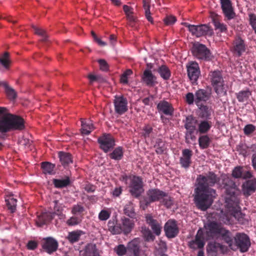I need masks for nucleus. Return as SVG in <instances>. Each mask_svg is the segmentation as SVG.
<instances>
[{"label":"nucleus","instance_id":"nucleus-1","mask_svg":"<svg viewBox=\"0 0 256 256\" xmlns=\"http://www.w3.org/2000/svg\"><path fill=\"white\" fill-rule=\"evenodd\" d=\"M219 181L220 178L212 172H208L206 176L199 175L197 178L194 200L197 206L202 210H206L212 204L216 192L210 187Z\"/></svg>","mask_w":256,"mask_h":256},{"label":"nucleus","instance_id":"nucleus-2","mask_svg":"<svg viewBox=\"0 0 256 256\" xmlns=\"http://www.w3.org/2000/svg\"><path fill=\"white\" fill-rule=\"evenodd\" d=\"M25 121L21 116L8 112L6 108L0 107V132L5 134L13 130H22Z\"/></svg>","mask_w":256,"mask_h":256},{"label":"nucleus","instance_id":"nucleus-3","mask_svg":"<svg viewBox=\"0 0 256 256\" xmlns=\"http://www.w3.org/2000/svg\"><path fill=\"white\" fill-rule=\"evenodd\" d=\"M222 184L227 196L226 202L229 208H236L238 204L237 196L240 193L236 182L228 177L223 178Z\"/></svg>","mask_w":256,"mask_h":256},{"label":"nucleus","instance_id":"nucleus-4","mask_svg":"<svg viewBox=\"0 0 256 256\" xmlns=\"http://www.w3.org/2000/svg\"><path fill=\"white\" fill-rule=\"evenodd\" d=\"M209 76L212 86L218 96H226L227 94V88L224 84V81L221 72L220 70L211 72Z\"/></svg>","mask_w":256,"mask_h":256},{"label":"nucleus","instance_id":"nucleus-5","mask_svg":"<svg viewBox=\"0 0 256 256\" xmlns=\"http://www.w3.org/2000/svg\"><path fill=\"white\" fill-rule=\"evenodd\" d=\"M166 196V192L158 189L151 188L146 192V194L140 200V206L143 209L146 208L151 203L160 200Z\"/></svg>","mask_w":256,"mask_h":256},{"label":"nucleus","instance_id":"nucleus-6","mask_svg":"<svg viewBox=\"0 0 256 256\" xmlns=\"http://www.w3.org/2000/svg\"><path fill=\"white\" fill-rule=\"evenodd\" d=\"M191 50L193 56L198 59L210 61L213 58L210 50L204 44L200 42L194 43Z\"/></svg>","mask_w":256,"mask_h":256},{"label":"nucleus","instance_id":"nucleus-7","mask_svg":"<svg viewBox=\"0 0 256 256\" xmlns=\"http://www.w3.org/2000/svg\"><path fill=\"white\" fill-rule=\"evenodd\" d=\"M130 192L133 196L138 198L144 191L142 180L136 176H130Z\"/></svg>","mask_w":256,"mask_h":256},{"label":"nucleus","instance_id":"nucleus-8","mask_svg":"<svg viewBox=\"0 0 256 256\" xmlns=\"http://www.w3.org/2000/svg\"><path fill=\"white\" fill-rule=\"evenodd\" d=\"M234 238L235 242L234 249L238 248L241 252L248 251L251 244L248 236L244 233L237 232Z\"/></svg>","mask_w":256,"mask_h":256},{"label":"nucleus","instance_id":"nucleus-9","mask_svg":"<svg viewBox=\"0 0 256 256\" xmlns=\"http://www.w3.org/2000/svg\"><path fill=\"white\" fill-rule=\"evenodd\" d=\"M184 25L188 28L192 36L200 37L208 34H212V30L206 24L192 25L184 22Z\"/></svg>","mask_w":256,"mask_h":256},{"label":"nucleus","instance_id":"nucleus-10","mask_svg":"<svg viewBox=\"0 0 256 256\" xmlns=\"http://www.w3.org/2000/svg\"><path fill=\"white\" fill-rule=\"evenodd\" d=\"M100 148L104 152H108L112 150L115 146V140L110 134H104L100 136L98 140Z\"/></svg>","mask_w":256,"mask_h":256},{"label":"nucleus","instance_id":"nucleus-11","mask_svg":"<svg viewBox=\"0 0 256 256\" xmlns=\"http://www.w3.org/2000/svg\"><path fill=\"white\" fill-rule=\"evenodd\" d=\"M188 76L193 84H197V81L200 76V70L198 64L191 62L186 65Z\"/></svg>","mask_w":256,"mask_h":256},{"label":"nucleus","instance_id":"nucleus-12","mask_svg":"<svg viewBox=\"0 0 256 256\" xmlns=\"http://www.w3.org/2000/svg\"><path fill=\"white\" fill-rule=\"evenodd\" d=\"M114 112L118 115H122L128 110V100L122 96H115L113 102Z\"/></svg>","mask_w":256,"mask_h":256},{"label":"nucleus","instance_id":"nucleus-13","mask_svg":"<svg viewBox=\"0 0 256 256\" xmlns=\"http://www.w3.org/2000/svg\"><path fill=\"white\" fill-rule=\"evenodd\" d=\"M164 231L166 236L168 238H174L179 232L176 222L174 220H169L165 224Z\"/></svg>","mask_w":256,"mask_h":256},{"label":"nucleus","instance_id":"nucleus-14","mask_svg":"<svg viewBox=\"0 0 256 256\" xmlns=\"http://www.w3.org/2000/svg\"><path fill=\"white\" fill-rule=\"evenodd\" d=\"M246 50V44L243 39L240 36H236L232 42V52L237 56H240Z\"/></svg>","mask_w":256,"mask_h":256},{"label":"nucleus","instance_id":"nucleus-15","mask_svg":"<svg viewBox=\"0 0 256 256\" xmlns=\"http://www.w3.org/2000/svg\"><path fill=\"white\" fill-rule=\"evenodd\" d=\"M223 227L216 222H212L208 224L206 227V235L208 239L218 238Z\"/></svg>","mask_w":256,"mask_h":256},{"label":"nucleus","instance_id":"nucleus-16","mask_svg":"<svg viewBox=\"0 0 256 256\" xmlns=\"http://www.w3.org/2000/svg\"><path fill=\"white\" fill-rule=\"evenodd\" d=\"M146 223L151 228L154 233L158 236L160 234L162 226V222L154 219L151 214H146L145 216Z\"/></svg>","mask_w":256,"mask_h":256},{"label":"nucleus","instance_id":"nucleus-17","mask_svg":"<svg viewBox=\"0 0 256 256\" xmlns=\"http://www.w3.org/2000/svg\"><path fill=\"white\" fill-rule=\"evenodd\" d=\"M140 240L135 238L127 244L128 256H140Z\"/></svg>","mask_w":256,"mask_h":256},{"label":"nucleus","instance_id":"nucleus-18","mask_svg":"<svg viewBox=\"0 0 256 256\" xmlns=\"http://www.w3.org/2000/svg\"><path fill=\"white\" fill-rule=\"evenodd\" d=\"M156 108L161 114L170 116L174 115V109L172 104L166 100H160L157 104Z\"/></svg>","mask_w":256,"mask_h":256},{"label":"nucleus","instance_id":"nucleus-19","mask_svg":"<svg viewBox=\"0 0 256 256\" xmlns=\"http://www.w3.org/2000/svg\"><path fill=\"white\" fill-rule=\"evenodd\" d=\"M58 246V244L57 240L52 237H48L42 240V247L49 254L56 251Z\"/></svg>","mask_w":256,"mask_h":256},{"label":"nucleus","instance_id":"nucleus-20","mask_svg":"<svg viewBox=\"0 0 256 256\" xmlns=\"http://www.w3.org/2000/svg\"><path fill=\"white\" fill-rule=\"evenodd\" d=\"M222 12L228 20L233 19L236 16L232 4L230 0H220Z\"/></svg>","mask_w":256,"mask_h":256},{"label":"nucleus","instance_id":"nucleus-21","mask_svg":"<svg viewBox=\"0 0 256 256\" xmlns=\"http://www.w3.org/2000/svg\"><path fill=\"white\" fill-rule=\"evenodd\" d=\"M205 244L204 236L202 232L199 230L195 236V238L194 240L190 241L188 242V246L190 248L196 250L203 248Z\"/></svg>","mask_w":256,"mask_h":256},{"label":"nucleus","instance_id":"nucleus-22","mask_svg":"<svg viewBox=\"0 0 256 256\" xmlns=\"http://www.w3.org/2000/svg\"><path fill=\"white\" fill-rule=\"evenodd\" d=\"M256 190V178L246 180L242 185V191L244 195L248 196Z\"/></svg>","mask_w":256,"mask_h":256},{"label":"nucleus","instance_id":"nucleus-23","mask_svg":"<svg viewBox=\"0 0 256 256\" xmlns=\"http://www.w3.org/2000/svg\"><path fill=\"white\" fill-rule=\"evenodd\" d=\"M210 98V94L205 90L200 89L198 90L195 93V100L196 104L199 106L202 102H205L209 100Z\"/></svg>","mask_w":256,"mask_h":256},{"label":"nucleus","instance_id":"nucleus-24","mask_svg":"<svg viewBox=\"0 0 256 256\" xmlns=\"http://www.w3.org/2000/svg\"><path fill=\"white\" fill-rule=\"evenodd\" d=\"M192 151L190 149H184L182 151V156L180 159V163L182 166L187 168L191 162V158L192 156Z\"/></svg>","mask_w":256,"mask_h":256},{"label":"nucleus","instance_id":"nucleus-25","mask_svg":"<svg viewBox=\"0 0 256 256\" xmlns=\"http://www.w3.org/2000/svg\"><path fill=\"white\" fill-rule=\"evenodd\" d=\"M220 237L221 240H223L228 244L231 250H236L233 244L234 238L232 233L229 230H226L225 228H223L219 235V238Z\"/></svg>","mask_w":256,"mask_h":256},{"label":"nucleus","instance_id":"nucleus-26","mask_svg":"<svg viewBox=\"0 0 256 256\" xmlns=\"http://www.w3.org/2000/svg\"><path fill=\"white\" fill-rule=\"evenodd\" d=\"M232 175L236 178L246 179L252 177L251 172L244 170L243 167L241 166L235 167L232 171Z\"/></svg>","mask_w":256,"mask_h":256},{"label":"nucleus","instance_id":"nucleus-27","mask_svg":"<svg viewBox=\"0 0 256 256\" xmlns=\"http://www.w3.org/2000/svg\"><path fill=\"white\" fill-rule=\"evenodd\" d=\"M120 225L122 232L124 234H130L134 228V223L132 220L124 217L122 218Z\"/></svg>","mask_w":256,"mask_h":256},{"label":"nucleus","instance_id":"nucleus-28","mask_svg":"<svg viewBox=\"0 0 256 256\" xmlns=\"http://www.w3.org/2000/svg\"><path fill=\"white\" fill-rule=\"evenodd\" d=\"M80 256H100L96 244H88L82 250H80Z\"/></svg>","mask_w":256,"mask_h":256},{"label":"nucleus","instance_id":"nucleus-29","mask_svg":"<svg viewBox=\"0 0 256 256\" xmlns=\"http://www.w3.org/2000/svg\"><path fill=\"white\" fill-rule=\"evenodd\" d=\"M142 80L148 86H153L156 83V76L149 70H144L142 76Z\"/></svg>","mask_w":256,"mask_h":256},{"label":"nucleus","instance_id":"nucleus-30","mask_svg":"<svg viewBox=\"0 0 256 256\" xmlns=\"http://www.w3.org/2000/svg\"><path fill=\"white\" fill-rule=\"evenodd\" d=\"M212 127V122L208 120H200L197 125V132L200 134L208 133Z\"/></svg>","mask_w":256,"mask_h":256},{"label":"nucleus","instance_id":"nucleus-31","mask_svg":"<svg viewBox=\"0 0 256 256\" xmlns=\"http://www.w3.org/2000/svg\"><path fill=\"white\" fill-rule=\"evenodd\" d=\"M58 157L61 164L64 166H68L70 164L72 163V158L71 154L64 152H60Z\"/></svg>","mask_w":256,"mask_h":256},{"label":"nucleus","instance_id":"nucleus-32","mask_svg":"<svg viewBox=\"0 0 256 256\" xmlns=\"http://www.w3.org/2000/svg\"><path fill=\"white\" fill-rule=\"evenodd\" d=\"M200 112V116L201 118L208 120L210 118L212 110L211 107L203 104L198 106Z\"/></svg>","mask_w":256,"mask_h":256},{"label":"nucleus","instance_id":"nucleus-33","mask_svg":"<svg viewBox=\"0 0 256 256\" xmlns=\"http://www.w3.org/2000/svg\"><path fill=\"white\" fill-rule=\"evenodd\" d=\"M198 120L192 116H188L184 120V128L186 130H196V126L198 125Z\"/></svg>","mask_w":256,"mask_h":256},{"label":"nucleus","instance_id":"nucleus-34","mask_svg":"<svg viewBox=\"0 0 256 256\" xmlns=\"http://www.w3.org/2000/svg\"><path fill=\"white\" fill-rule=\"evenodd\" d=\"M157 72L164 80H168L171 76V72L168 66L165 64L160 66Z\"/></svg>","mask_w":256,"mask_h":256},{"label":"nucleus","instance_id":"nucleus-35","mask_svg":"<svg viewBox=\"0 0 256 256\" xmlns=\"http://www.w3.org/2000/svg\"><path fill=\"white\" fill-rule=\"evenodd\" d=\"M141 232L142 238L146 242H154L156 238L155 236L148 228L142 227Z\"/></svg>","mask_w":256,"mask_h":256},{"label":"nucleus","instance_id":"nucleus-36","mask_svg":"<svg viewBox=\"0 0 256 256\" xmlns=\"http://www.w3.org/2000/svg\"><path fill=\"white\" fill-rule=\"evenodd\" d=\"M84 232L80 230H77L69 232L66 238L70 243H74L78 242L80 236L83 234Z\"/></svg>","mask_w":256,"mask_h":256},{"label":"nucleus","instance_id":"nucleus-37","mask_svg":"<svg viewBox=\"0 0 256 256\" xmlns=\"http://www.w3.org/2000/svg\"><path fill=\"white\" fill-rule=\"evenodd\" d=\"M56 212L51 213L49 212H45L42 213L38 217V222L41 225L44 224L47 222L51 221L54 217Z\"/></svg>","mask_w":256,"mask_h":256},{"label":"nucleus","instance_id":"nucleus-38","mask_svg":"<svg viewBox=\"0 0 256 256\" xmlns=\"http://www.w3.org/2000/svg\"><path fill=\"white\" fill-rule=\"evenodd\" d=\"M41 168L42 169L44 174H48L50 175L54 174L55 172L54 169L55 164H52L48 162H42L41 164Z\"/></svg>","mask_w":256,"mask_h":256},{"label":"nucleus","instance_id":"nucleus-39","mask_svg":"<svg viewBox=\"0 0 256 256\" xmlns=\"http://www.w3.org/2000/svg\"><path fill=\"white\" fill-rule=\"evenodd\" d=\"M108 230L113 234H120L122 232L120 224H115L114 220H110L108 223Z\"/></svg>","mask_w":256,"mask_h":256},{"label":"nucleus","instance_id":"nucleus-40","mask_svg":"<svg viewBox=\"0 0 256 256\" xmlns=\"http://www.w3.org/2000/svg\"><path fill=\"white\" fill-rule=\"evenodd\" d=\"M82 128L81 132L82 134L88 135L94 129V124L90 122L86 123L85 120L81 119Z\"/></svg>","mask_w":256,"mask_h":256},{"label":"nucleus","instance_id":"nucleus-41","mask_svg":"<svg viewBox=\"0 0 256 256\" xmlns=\"http://www.w3.org/2000/svg\"><path fill=\"white\" fill-rule=\"evenodd\" d=\"M124 155L123 148L121 146L116 148L112 152L109 154L111 159L120 160L122 159Z\"/></svg>","mask_w":256,"mask_h":256},{"label":"nucleus","instance_id":"nucleus-42","mask_svg":"<svg viewBox=\"0 0 256 256\" xmlns=\"http://www.w3.org/2000/svg\"><path fill=\"white\" fill-rule=\"evenodd\" d=\"M143 8L144 10V16L146 20L151 24H154V20L151 16L150 5L148 0H142Z\"/></svg>","mask_w":256,"mask_h":256},{"label":"nucleus","instance_id":"nucleus-43","mask_svg":"<svg viewBox=\"0 0 256 256\" xmlns=\"http://www.w3.org/2000/svg\"><path fill=\"white\" fill-rule=\"evenodd\" d=\"M6 202L8 210L13 213L16 210L17 200L12 197V196H7L6 198Z\"/></svg>","mask_w":256,"mask_h":256},{"label":"nucleus","instance_id":"nucleus-44","mask_svg":"<svg viewBox=\"0 0 256 256\" xmlns=\"http://www.w3.org/2000/svg\"><path fill=\"white\" fill-rule=\"evenodd\" d=\"M53 184L56 188H63L70 185V179L68 176L63 180L54 179Z\"/></svg>","mask_w":256,"mask_h":256},{"label":"nucleus","instance_id":"nucleus-45","mask_svg":"<svg viewBox=\"0 0 256 256\" xmlns=\"http://www.w3.org/2000/svg\"><path fill=\"white\" fill-rule=\"evenodd\" d=\"M2 86L4 88L6 95L9 99L14 100L17 96L16 92L14 88L10 86L7 82H3Z\"/></svg>","mask_w":256,"mask_h":256},{"label":"nucleus","instance_id":"nucleus-46","mask_svg":"<svg viewBox=\"0 0 256 256\" xmlns=\"http://www.w3.org/2000/svg\"><path fill=\"white\" fill-rule=\"evenodd\" d=\"M224 246L216 242H210L208 244V250L212 252L217 253L218 251L223 252Z\"/></svg>","mask_w":256,"mask_h":256},{"label":"nucleus","instance_id":"nucleus-47","mask_svg":"<svg viewBox=\"0 0 256 256\" xmlns=\"http://www.w3.org/2000/svg\"><path fill=\"white\" fill-rule=\"evenodd\" d=\"M210 142V140L208 135H202L198 138V144L201 148H207L209 146Z\"/></svg>","mask_w":256,"mask_h":256},{"label":"nucleus","instance_id":"nucleus-48","mask_svg":"<svg viewBox=\"0 0 256 256\" xmlns=\"http://www.w3.org/2000/svg\"><path fill=\"white\" fill-rule=\"evenodd\" d=\"M123 10L126 15L127 20L131 22H134L136 18L134 16L133 8L127 5H124L123 6Z\"/></svg>","mask_w":256,"mask_h":256},{"label":"nucleus","instance_id":"nucleus-49","mask_svg":"<svg viewBox=\"0 0 256 256\" xmlns=\"http://www.w3.org/2000/svg\"><path fill=\"white\" fill-rule=\"evenodd\" d=\"M154 148H156V152L157 154H162L166 148L164 142L161 138H157Z\"/></svg>","mask_w":256,"mask_h":256},{"label":"nucleus","instance_id":"nucleus-50","mask_svg":"<svg viewBox=\"0 0 256 256\" xmlns=\"http://www.w3.org/2000/svg\"><path fill=\"white\" fill-rule=\"evenodd\" d=\"M212 22L215 30H218L220 32H226L227 31V26L224 23H221L216 18H212Z\"/></svg>","mask_w":256,"mask_h":256},{"label":"nucleus","instance_id":"nucleus-51","mask_svg":"<svg viewBox=\"0 0 256 256\" xmlns=\"http://www.w3.org/2000/svg\"><path fill=\"white\" fill-rule=\"evenodd\" d=\"M236 98L239 102H242L246 100L251 95L249 90H241L236 94Z\"/></svg>","mask_w":256,"mask_h":256},{"label":"nucleus","instance_id":"nucleus-52","mask_svg":"<svg viewBox=\"0 0 256 256\" xmlns=\"http://www.w3.org/2000/svg\"><path fill=\"white\" fill-rule=\"evenodd\" d=\"M167 250V246L166 242L160 240L158 243V247L156 248L155 255H161L165 254Z\"/></svg>","mask_w":256,"mask_h":256},{"label":"nucleus","instance_id":"nucleus-53","mask_svg":"<svg viewBox=\"0 0 256 256\" xmlns=\"http://www.w3.org/2000/svg\"><path fill=\"white\" fill-rule=\"evenodd\" d=\"M32 28L35 34L42 37L41 40L42 42H46L48 41V36L46 33V32L44 30L34 26H33Z\"/></svg>","mask_w":256,"mask_h":256},{"label":"nucleus","instance_id":"nucleus-54","mask_svg":"<svg viewBox=\"0 0 256 256\" xmlns=\"http://www.w3.org/2000/svg\"><path fill=\"white\" fill-rule=\"evenodd\" d=\"M124 213L128 216L132 218L135 216L134 204L131 202H128L124 206Z\"/></svg>","mask_w":256,"mask_h":256},{"label":"nucleus","instance_id":"nucleus-55","mask_svg":"<svg viewBox=\"0 0 256 256\" xmlns=\"http://www.w3.org/2000/svg\"><path fill=\"white\" fill-rule=\"evenodd\" d=\"M0 64L6 69H8L10 66V61L9 59V54L5 52L4 54L0 57Z\"/></svg>","mask_w":256,"mask_h":256},{"label":"nucleus","instance_id":"nucleus-56","mask_svg":"<svg viewBox=\"0 0 256 256\" xmlns=\"http://www.w3.org/2000/svg\"><path fill=\"white\" fill-rule=\"evenodd\" d=\"M114 250L119 256H123L126 254L128 256L127 246L126 247L124 244H119L116 246Z\"/></svg>","mask_w":256,"mask_h":256},{"label":"nucleus","instance_id":"nucleus-57","mask_svg":"<svg viewBox=\"0 0 256 256\" xmlns=\"http://www.w3.org/2000/svg\"><path fill=\"white\" fill-rule=\"evenodd\" d=\"M82 222V219L78 216H72L68 219L66 222L68 226H74L80 224Z\"/></svg>","mask_w":256,"mask_h":256},{"label":"nucleus","instance_id":"nucleus-58","mask_svg":"<svg viewBox=\"0 0 256 256\" xmlns=\"http://www.w3.org/2000/svg\"><path fill=\"white\" fill-rule=\"evenodd\" d=\"M132 74V71L128 69L126 70L121 76L120 82L123 84H127L128 83V76Z\"/></svg>","mask_w":256,"mask_h":256},{"label":"nucleus","instance_id":"nucleus-59","mask_svg":"<svg viewBox=\"0 0 256 256\" xmlns=\"http://www.w3.org/2000/svg\"><path fill=\"white\" fill-rule=\"evenodd\" d=\"M194 130H186L185 134V140L186 144H190V140H194L196 136L194 135Z\"/></svg>","mask_w":256,"mask_h":256},{"label":"nucleus","instance_id":"nucleus-60","mask_svg":"<svg viewBox=\"0 0 256 256\" xmlns=\"http://www.w3.org/2000/svg\"><path fill=\"white\" fill-rule=\"evenodd\" d=\"M256 130V127L252 124H246L244 128V134L246 136H249L253 133Z\"/></svg>","mask_w":256,"mask_h":256},{"label":"nucleus","instance_id":"nucleus-61","mask_svg":"<svg viewBox=\"0 0 256 256\" xmlns=\"http://www.w3.org/2000/svg\"><path fill=\"white\" fill-rule=\"evenodd\" d=\"M162 204L164 205L166 208H170L173 204V200L172 198L168 196V194L166 192V196L162 198Z\"/></svg>","mask_w":256,"mask_h":256},{"label":"nucleus","instance_id":"nucleus-62","mask_svg":"<svg viewBox=\"0 0 256 256\" xmlns=\"http://www.w3.org/2000/svg\"><path fill=\"white\" fill-rule=\"evenodd\" d=\"M84 211V207L79 204L74 205L71 212L73 214H76L78 213H82Z\"/></svg>","mask_w":256,"mask_h":256},{"label":"nucleus","instance_id":"nucleus-63","mask_svg":"<svg viewBox=\"0 0 256 256\" xmlns=\"http://www.w3.org/2000/svg\"><path fill=\"white\" fill-rule=\"evenodd\" d=\"M248 17L250 24L256 34V15L254 14L250 13L248 14Z\"/></svg>","mask_w":256,"mask_h":256},{"label":"nucleus","instance_id":"nucleus-64","mask_svg":"<svg viewBox=\"0 0 256 256\" xmlns=\"http://www.w3.org/2000/svg\"><path fill=\"white\" fill-rule=\"evenodd\" d=\"M100 64V68L101 70L107 72L109 70V66L107 62L104 59H100L98 60Z\"/></svg>","mask_w":256,"mask_h":256}]
</instances>
